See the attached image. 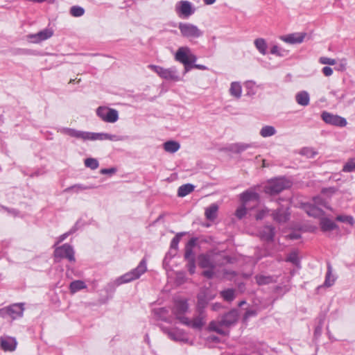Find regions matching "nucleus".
<instances>
[{"label":"nucleus","instance_id":"obj_1","mask_svg":"<svg viewBox=\"0 0 355 355\" xmlns=\"http://www.w3.org/2000/svg\"><path fill=\"white\" fill-rule=\"evenodd\" d=\"M60 132L70 136L71 137H74L78 139H81L83 141H95V140H110L113 141H123L125 139V137L112 135L108 133H96V132H91L86 131L78 130L73 128H62L60 130Z\"/></svg>","mask_w":355,"mask_h":355},{"label":"nucleus","instance_id":"obj_2","mask_svg":"<svg viewBox=\"0 0 355 355\" xmlns=\"http://www.w3.org/2000/svg\"><path fill=\"white\" fill-rule=\"evenodd\" d=\"M147 270V263L145 259H143L137 268L119 277L114 281V284L117 286L123 284L131 282L139 279Z\"/></svg>","mask_w":355,"mask_h":355},{"label":"nucleus","instance_id":"obj_3","mask_svg":"<svg viewBox=\"0 0 355 355\" xmlns=\"http://www.w3.org/2000/svg\"><path fill=\"white\" fill-rule=\"evenodd\" d=\"M291 184V182L285 178H275L267 182L264 187V191L270 195H276L290 188Z\"/></svg>","mask_w":355,"mask_h":355},{"label":"nucleus","instance_id":"obj_4","mask_svg":"<svg viewBox=\"0 0 355 355\" xmlns=\"http://www.w3.org/2000/svg\"><path fill=\"white\" fill-rule=\"evenodd\" d=\"M175 59L184 64V73L192 69V64L197 60L196 56L191 53L190 49L187 47L179 48L175 55Z\"/></svg>","mask_w":355,"mask_h":355},{"label":"nucleus","instance_id":"obj_5","mask_svg":"<svg viewBox=\"0 0 355 355\" xmlns=\"http://www.w3.org/2000/svg\"><path fill=\"white\" fill-rule=\"evenodd\" d=\"M198 265L202 268H214L219 265L222 260V255L220 252L209 251L206 254L198 256Z\"/></svg>","mask_w":355,"mask_h":355},{"label":"nucleus","instance_id":"obj_6","mask_svg":"<svg viewBox=\"0 0 355 355\" xmlns=\"http://www.w3.org/2000/svg\"><path fill=\"white\" fill-rule=\"evenodd\" d=\"M148 67L163 79L174 82L180 80L178 71L175 67L166 69L160 66L150 64Z\"/></svg>","mask_w":355,"mask_h":355},{"label":"nucleus","instance_id":"obj_7","mask_svg":"<svg viewBox=\"0 0 355 355\" xmlns=\"http://www.w3.org/2000/svg\"><path fill=\"white\" fill-rule=\"evenodd\" d=\"M54 257L56 261H58L57 259H66L73 263L76 261L74 250L73 247L68 243H64L61 246L56 247L54 250Z\"/></svg>","mask_w":355,"mask_h":355},{"label":"nucleus","instance_id":"obj_8","mask_svg":"<svg viewBox=\"0 0 355 355\" xmlns=\"http://www.w3.org/2000/svg\"><path fill=\"white\" fill-rule=\"evenodd\" d=\"M198 315H196L192 320L189 318H182L183 320L182 324L189 327L194 329L200 330L206 322V313L203 310H197Z\"/></svg>","mask_w":355,"mask_h":355},{"label":"nucleus","instance_id":"obj_9","mask_svg":"<svg viewBox=\"0 0 355 355\" xmlns=\"http://www.w3.org/2000/svg\"><path fill=\"white\" fill-rule=\"evenodd\" d=\"M24 303H17L13 304L9 306H7L3 309H0L1 316L3 318H6V316H10L12 320H15L18 318H21L23 316L24 307Z\"/></svg>","mask_w":355,"mask_h":355},{"label":"nucleus","instance_id":"obj_10","mask_svg":"<svg viewBox=\"0 0 355 355\" xmlns=\"http://www.w3.org/2000/svg\"><path fill=\"white\" fill-rule=\"evenodd\" d=\"M178 28L182 36L189 38H198L202 35L203 32L196 26L189 23H180Z\"/></svg>","mask_w":355,"mask_h":355},{"label":"nucleus","instance_id":"obj_11","mask_svg":"<svg viewBox=\"0 0 355 355\" xmlns=\"http://www.w3.org/2000/svg\"><path fill=\"white\" fill-rule=\"evenodd\" d=\"M96 114L103 121L107 123H114L119 119L117 110L107 107H99L96 110Z\"/></svg>","mask_w":355,"mask_h":355},{"label":"nucleus","instance_id":"obj_12","mask_svg":"<svg viewBox=\"0 0 355 355\" xmlns=\"http://www.w3.org/2000/svg\"><path fill=\"white\" fill-rule=\"evenodd\" d=\"M189 310V304L186 300L175 301L172 312L175 316V318L182 324L183 320L182 318H187L185 313Z\"/></svg>","mask_w":355,"mask_h":355},{"label":"nucleus","instance_id":"obj_13","mask_svg":"<svg viewBox=\"0 0 355 355\" xmlns=\"http://www.w3.org/2000/svg\"><path fill=\"white\" fill-rule=\"evenodd\" d=\"M321 117L327 124L338 127H345L347 125V121L345 118L331 114L328 112H323L321 114Z\"/></svg>","mask_w":355,"mask_h":355},{"label":"nucleus","instance_id":"obj_14","mask_svg":"<svg viewBox=\"0 0 355 355\" xmlns=\"http://www.w3.org/2000/svg\"><path fill=\"white\" fill-rule=\"evenodd\" d=\"M289 215L288 205H281L272 213L273 220L279 223H286L289 219Z\"/></svg>","mask_w":355,"mask_h":355},{"label":"nucleus","instance_id":"obj_15","mask_svg":"<svg viewBox=\"0 0 355 355\" xmlns=\"http://www.w3.org/2000/svg\"><path fill=\"white\" fill-rule=\"evenodd\" d=\"M240 200L245 206H248L250 202H253V206H254L259 201V195L253 189H249L240 195Z\"/></svg>","mask_w":355,"mask_h":355},{"label":"nucleus","instance_id":"obj_16","mask_svg":"<svg viewBox=\"0 0 355 355\" xmlns=\"http://www.w3.org/2000/svg\"><path fill=\"white\" fill-rule=\"evenodd\" d=\"M175 9L178 13L186 18L193 15L195 12V8H193L191 3L187 1H180L177 4Z\"/></svg>","mask_w":355,"mask_h":355},{"label":"nucleus","instance_id":"obj_17","mask_svg":"<svg viewBox=\"0 0 355 355\" xmlns=\"http://www.w3.org/2000/svg\"><path fill=\"white\" fill-rule=\"evenodd\" d=\"M306 33H295L287 35L282 36L281 40L288 44H300L304 41Z\"/></svg>","mask_w":355,"mask_h":355},{"label":"nucleus","instance_id":"obj_18","mask_svg":"<svg viewBox=\"0 0 355 355\" xmlns=\"http://www.w3.org/2000/svg\"><path fill=\"white\" fill-rule=\"evenodd\" d=\"M1 347L4 351H14L17 346V341L15 338L10 336L1 337Z\"/></svg>","mask_w":355,"mask_h":355},{"label":"nucleus","instance_id":"obj_19","mask_svg":"<svg viewBox=\"0 0 355 355\" xmlns=\"http://www.w3.org/2000/svg\"><path fill=\"white\" fill-rule=\"evenodd\" d=\"M163 331L165 334L168 335L169 338L175 341H182L186 342L187 341V338H185V335L182 330L180 329H163Z\"/></svg>","mask_w":355,"mask_h":355},{"label":"nucleus","instance_id":"obj_20","mask_svg":"<svg viewBox=\"0 0 355 355\" xmlns=\"http://www.w3.org/2000/svg\"><path fill=\"white\" fill-rule=\"evenodd\" d=\"M304 209L310 216L319 217L322 215V209L313 203H306L304 205Z\"/></svg>","mask_w":355,"mask_h":355},{"label":"nucleus","instance_id":"obj_21","mask_svg":"<svg viewBox=\"0 0 355 355\" xmlns=\"http://www.w3.org/2000/svg\"><path fill=\"white\" fill-rule=\"evenodd\" d=\"M53 35V31L50 29H44L37 34L30 35V38L34 39V42H40L41 41L47 40Z\"/></svg>","mask_w":355,"mask_h":355},{"label":"nucleus","instance_id":"obj_22","mask_svg":"<svg viewBox=\"0 0 355 355\" xmlns=\"http://www.w3.org/2000/svg\"><path fill=\"white\" fill-rule=\"evenodd\" d=\"M197 310H203L207 306L208 302L211 299L208 297L205 290L200 291L198 295Z\"/></svg>","mask_w":355,"mask_h":355},{"label":"nucleus","instance_id":"obj_23","mask_svg":"<svg viewBox=\"0 0 355 355\" xmlns=\"http://www.w3.org/2000/svg\"><path fill=\"white\" fill-rule=\"evenodd\" d=\"M196 244V239H191L185 246L184 259L188 261L191 259H195L193 248Z\"/></svg>","mask_w":355,"mask_h":355},{"label":"nucleus","instance_id":"obj_24","mask_svg":"<svg viewBox=\"0 0 355 355\" xmlns=\"http://www.w3.org/2000/svg\"><path fill=\"white\" fill-rule=\"evenodd\" d=\"M229 93L231 96L238 100L241 98L242 94V87L239 82H232L229 89Z\"/></svg>","mask_w":355,"mask_h":355},{"label":"nucleus","instance_id":"obj_25","mask_svg":"<svg viewBox=\"0 0 355 355\" xmlns=\"http://www.w3.org/2000/svg\"><path fill=\"white\" fill-rule=\"evenodd\" d=\"M238 319V311L236 309L230 311L225 315H223V326H230L236 322Z\"/></svg>","mask_w":355,"mask_h":355},{"label":"nucleus","instance_id":"obj_26","mask_svg":"<svg viewBox=\"0 0 355 355\" xmlns=\"http://www.w3.org/2000/svg\"><path fill=\"white\" fill-rule=\"evenodd\" d=\"M296 102L302 106H306L309 104L310 97L307 92L302 91L295 95Z\"/></svg>","mask_w":355,"mask_h":355},{"label":"nucleus","instance_id":"obj_27","mask_svg":"<svg viewBox=\"0 0 355 355\" xmlns=\"http://www.w3.org/2000/svg\"><path fill=\"white\" fill-rule=\"evenodd\" d=\"M320 225L322 231H331L337 227L336 224L329 218H322L320 220Z\"/></svg>","mask_w":355,"mask_h":355},{"label":"nucleus","instance_id":"obj_28","mask_svg":"<svg viewBox=\"0 0 355 355\" xmlns=\"http://www.w3.org/2000/svg\"><path fill=\"white\" fill-rule=\"evenodd\" d=\"M262 239L270 241H272L275 236V229L272 226L265 227L260 232Z\"/></svg>","mask_w":355,"mask_h":355},{"label":"nucleus","instance_id":"obj_29","mask_svg":"<svg viewBox=\"0 0 355 355\" xmlns=\"http://www.w3.org/2000/svg\"><path fill=\"white\" fill-rule=\"evenodd\" d=\"M96 187L94 185H84L82 184H77L73 186L69 187L64 190V193H69L71 191H73L76 193H78L80 191L87 190V189H95Z\"/></svg>","mask_w":355,"mask_h":355},{"label":"nucleus","instance_id":"obj_30","mask_svg":"<svg viewBox=\"0 0 355 355\" xmlns=\"http://www.w3.org/2000/svg\"><path fill=\"white\" fill-rule=\"evenodd\" d=\"M180 148V144L175 141H168L164 144V149L168 153H174L177 152Z\"/></svg>","mask_w":355,"mask_h":355},{"label":"nucleus","instance_id":"obj_31","mask_svg":"<svg viewBox=\"0 0 355 355\" xmlns=\"http://www.w3.org/2000/svg\"><path fill=\"white\" fill-rule=\"evenodd\" d=\"M195 187L191 184H185L180 186L178 190V196L184 197L194 190Z\"/></svg>","mask_w":355,"mask_h":355},{"label":"nucleus","instance_id":"obj_32","mask_svg":"<svg viewBox=\"0 0 355 355\" xmlns=\"http://www.w3.org/2000/svg\"><path fill=\"white\" fill-rule=\"evenodd\" d=\"M255 279L259 285H266L276 282V279L270 275H259L255 277Z\"/></svg>","mask_w":355,"mask_h":355},{"label":"nucleus","instance_id":"obj_33","mask_svg":"<svg viewBox=\"0 0 355 355\" xmlns=\"http://www.w3.org/2000/svg\"><path fill=\"white\" fill-rule=\"evenodd\" d=\"M218 209V205L216 204H211L205 210L206 218L211 220H214L216 218Z\"/></svg>","mask_w":355,"mask_h":355},{"label":"nucleus","instance_id":"obj_34","mask_svg":"<svg viewBox=\"0 0 355 355\" xmlns=\"http://www.w3.org/2000/svg\"><path fill=\"white\" fill-rule=\"evenodd\" d=\"M254 46L258 51L262 54H266L267 50V44L264 39L263 38H257L254 41Z\"/></svg>","mask_w":355,"mask_h":355},{"label":"nucleus","instance_id":"obj_35","mask_svg":"<svg viewBox=\"0 0 355 355\" xmlns=\"http://www.w3.org/2000/svg\"><path fill=\"white\" fill-rule=\"evenodd\" d=\"M207 330L209 333L216 332L219 335H222V321H211Z\"/></svg>","mask_w":355,"mask_h":355},{"label":"nucleus","instance_id":"obj_36","mask_svg":"<svg viewBox=\"0 0 355 355\" xmlns=\"http://www.w3.org/2000/svg\"><path fill=\"white\" fill-rule=\"evenodd\" d=\"M286 261L291 262L297 268H300V259L296 250H293L288 254Z\"/></svg>","mask_w":355,"mask_h":355},{"label":"nucleus","instance_id":"obj_37","mask_svg":"<svg viewBox=\"0 0 355 355\" xmlns=\"http://www.w3.org/2000/svg\"><path fill=\"white\" fill-rule=\"evenodd\" d=\"M87 287L85 283L81 280H76L70 284L69 289L71 293H75L77 291L84 289Z\"/></svg>","mask_w":355,"mask_h":355},{"label":"nucleus","instance_id":"obj_38","mask_svg":"<svg viewBox=\"0 0 355 355\" xmlns=\"http://www.w3.org/2000/svg\"><path fill=\"white\" fill-rule=\"evenodd\" d=\"M248 147V145H247V144H234L230 145L228 148H223V150H228L234 152V153H239L245 150V149H247Z\"/></svg>","mask_w":355,"mask_h":355},{"label":"nucleus","instance_id":"obj_39","mask_svg":"<svg viewBox=\"0 0 355 355\" xmlns=\"http://www.w3.org/2000/svg\"><path fill=\"white\" fill-rule=\"evenodd\" d=\"M275 133H276V130L272 125H265L261 128V130L260 131V135L263 137H271V136L275 135Z\"/></svg>","mask_w":355,"mask_h":355},{"label":"nucleus","instance_id":"obj_40","mask_svg":"<svg viewBox=\"0 0 355 355\" xmlns=\"http://www.w3.org/2000/svg\"><path fill=\"white\" fill-rule=\"evenodd\" d=\"M184 232H180L178 233L171 240V244H170V249L171 251H175V252L178 250V244L180 243V241L181 239V237L184 234Z\"/></svg>","mask_w":355,"mask_h":355},{"label":"nucleus","instance_id":"obj_41","mask_svg":"<svg viewBox=\"0 0 355 355\" xmlns=\"http://www.w3.org/2000/svg\"><path fill=\"white\" fill-rule=\"evenodd\" d=\"M236 296V291L234 288L223 290V300L232 302Z\"/></svg>","mask_w":355,"mask_h":355},{"label":"nucleus","instance_id":"obj_42","mask_svg":"<svg viewBox=\"0 0 355 355\" xmlns=\"http://www.w3.org/2000/svg\"><path fill=\"white\" fill-rule=\"evenodd\" d=\"M342 171L345 173L355 172V157L348 159L344 164Z\"/></svg>","mask_w":355,"mask_h":355},{"label":"nucleus","instance_id":"obj_43","mask_svg":"<svg viewBox=\"0 0 355 355\" xmlns=\"http://www.w3.org/2000/svg\"><path fill=\"white\" fill-rule=\"evenodd\" d=\"M205 341L206 344L209 347H215V345L220 343V340L219 337L213 334H210L205 338Z\"/></svg>","mask_w":355,"mask_h":355},{"label":"nucleus","instance_id":"obj_44","mask_svg":"<svg viewBox=\"0 0 355 355\" xmlns=\"http://www.w3.org/2000/svg\"><path fill=\"white\" fill-rule=\"evenodd\" d=\"M85 13V9L78 6H73L70 8V14L73 17H81Z\"/></svg>","mask_w":355,"mask_h":355},{"label":"nucleus","instance_id":"obj_45","mask_svg":"<svg viewBox=\"0 0 355 355\" xmlns=\"http://www.w3.org/2000/svg\"><path fill=\"white\" fill-rule=\"evenodd\" d=\"M335 279L331 275V266H328V270L326 274L325 281H324V286L329 287L332 286L334 283Z\"/></svg>","mask_w":355,"mask_h":355},{"label":"nucleus","instance_id":"obj_46","mask_svg":"<svg viewBox=\"0 0 355 355\" xmlns=\"http://www.w3.org/2000/svg\"><path fill=\"white\" fill-rule=\"evenodd\" d=\"M85 166H87L92 170H94L98 167L99 164L96 159L90 157V158H87L85 160Z\"/></svg>","mask_w":355,"mask_h":355},{"label":"nucleus","instance_id":"obj_47","mask_svg":"<svg viewBox=\"0 0 355 355\" xmlns=\"http://www.w3.org/2000/svg\"><path fill=\"white\" fill-rule=\"evenodd\" d=\"M313 204L315 205L321 207H327V201L320 196H315L313 198Z\"/></svg>","mask_w":355,"mask_h":355},{"label":"nucleus","instance_id":"obj_48","mask_svg":"<svg viewBox=\"0 0 355 355\" xmlns=\"http://www.w3.org/2000/svg\"><path fill=\"white\" fill-rule=\"evenodd\" d=\"M286 51L277 45H274L270 49V53L276 55L279 57H283L286 55Z\"/></svg>","mask_w":355,"mask_h":355},{"label":"nucleus","instance_id":"obj_49","mask_svg":"<svg viewBox=\"0 0 355 355\" xmlns=\"http://www.w3.org/2000/svg\"><path fill=\"white\" fill-rule=\"evenodd\" d=\"M336 220L338 221L342 222V223H346L349 225H353L354 223L353 217L350 216H345V215H340L336 217Z\"/></svg>","mask_w":355,"mask_h":355},{"label":"nucleus","instance_id":"obj_50","mask_svg":"<svg viewBox=\"0 0 355 355\" xmlns=\"http://www.w3.org/2000/svg\"><path fill=\"white\" fill-rule=\"evenodd\" d=\"M301 154L312 158L315 157L317 153L311 148H304L301 150Z\"/></svg>","mask_w":355,"mask_h":355},{"label":"nucleus","instance_id":"obj_51","mask_svg":"<svg viewBox=\"0 0 355 355\" xmlns=\"http://www.w3.org/2000/svg\"><path fill=\"white\" fill-rule=\"evenodd\" d=\"M248 206H245L243 204L239 207L236 211V216L238 218L241 219L247 212Z\"/></svg>","mask_w":355,"mask_h":355},{"label":"nucleus","instance_id":"obj_52","mask_svg":"<svg viewBox=\"0 0 355 355\" xmlns=\"http://www.w3.org/2000/svg\"><path fill=\"white\" fill-rule=\"evenodd\" d=\"M76 230V228L75 227H72L68 232H66L61 236H59L58 239V241L56 242V244H58L61 242H62L64 240H65L68 236L75 232Z\"/></svg>","mask_w":355,"mask_h":355},{"label":"nucleus","instance_id":"obj_53","mask_svg":"<svg viewBox=\"0 0 355 355\" xmlns=\"http://www.w3.org/2000/svg\"><path fill=\"white\" fill-rule=\"evenodd\" d=\"M319 60L322 64L334 65L336 64V60L327 57H321Z\"/></svg>","mask_w":355,"mask_h":355},{"label":"nucleus","instance_id":"obj_54","mask_svg":"<svg viewBox=\"0 0 355 355\" xmlns=\"http://www.w3.org/2000/svg\"><path fill=\"white\" fill-rule=\"evenodd\" d=\"M187 268L191 275L194 274L196 271V262L195 259H191L187 261Z\"/></svg>","mask_w":355,"mask_h":355},{"label":"nucleus","instance_id":"obj_55","mask_svg":"<svg viewBox=\"0 0 355 355\" xmlns=\"http://www.w3.org/2000/svg\"><path fill=\"white\" fill-rule=\"evenodd\" d=\"M270 214V209L268 208H264L261 210H260L257 214L256 215V218L257 220H261L263 219L266 215Z\"/></svg>","mask_w":355,"mask_h":355},{"label":"nucleus","instance_id":"obj_56","mask_svg":"<svg viewBox=\"0 0 355 355\" xmlns=\"http://www.w3.org/2000/svg\"><path fill=\"white\" fill-rule=\"evenodd\" d=\"M257 315V311L254 309H248L243 315V320L246 322L250 318Z\"/></svg>","mask_w":355,"mask_h":355},{"label":"nucleus","instance_id":"obj_57","mask_svg":"<svg viewBox=\"0 0 355 355\" xmlns=\"http://www.w3.org/2000/svg\"><path fill=\"white\" fill-rule=\"evenodd\" d=\"M116 171L115 168H103L101 170V173L105 174H113Z\"/></svg>","mask_w":355,"mask_h":355},{"label":"nucleus","instance_id":"obj_58","mask_svg":"<svg viewBox=\"0 0 355 355\" xmlns=\"http://www.w3.org/2000/svg\"><path fill=\"white\" fill-rule=\"evenodd\" d=\"M322 73L325 76H330L333 73V69L330 67H324L322 68Z\"/></svg>","mask_w":355,"mask_h":355},{"label":"nucleus","instance_id":"obj_59","mask_svg":"<svg viewBox=\"0 0 355 355\" xmlns=\"http://www.w3.org/2000/svg\"><path fill=\"white\" fill-rule=\"evenodd\" d=\"M214 268H208V270L203 272V275L207 278H211L214 275Z\"/></svg>","mask_w":355,"mask_h":355},{"label":"nucleus","instance_id":"obj_60","mask_svg":"<svg viewBox=\"0 0 355 355\" xmlns=\"http://www.w3.org/2000/svg\"><path fill=\"white\" fill-rule=\"evenodd\" d=\"M193 68L204 70L206 69V67L204 65H202V64H196L193 63V64H192V69Z\"/></svg>","mask_w":355,"mask_h":355},{"label":"nucleus","instance_id":"obj_61","mask_svg":"<svg viewBox=\"0 0 355 355\" xmlns=\"http://www.w3.org/2000/svg\"><path fill=\"white\" fill-rule=\"evenodd\" d=\"M334 191H335V190H334V188H328V189H327V188H326V189H323L322 190V193L323 194H324V193H326L327 192H329H329L333 193V192H334Z\"/></svg>","mask_w":355,"mask_h":355},{"label":"nucleus","instance_id":"obj_62","mask_svg":"<svg viewBox=\"0 0 355 355\" xmlns=\"http://www.w3.org/2000/svg\"><path fill=\"white\" fill-rule=\"evenodd\" d=\"M220 304H219V303H216L212 305V309L214 311H218L220 309Z\"/></svg>","mask_w":355,"mask_h":355},{"label":"nucleus","instance_id":"obj_63","mask_svg":"<svg viewBox=\"0 0 355 355\" xmlns=\"http://www.w3.org/2000/svg\"><path fill=\"white\" fill-rule=\"evenodd\" d=\"M203 1L206 5H211L216 1V0H203Z\"/></svg>","mask_w":355,"mask_h":355},{"label":"nucleus","instance_id":"obj_64","mask_svg":"<svg viewBox=\"0 0 355 355\" xmlns=\"http://www.w3.org/2000/svg\"><path fill=\"white\" fill-rule=\"evenodd\" d=\"M223 261H226L227 262H231V259L228 257L223 255Z\"/></svg>","mask_w":355,"mask_h":355}]
</instances>
